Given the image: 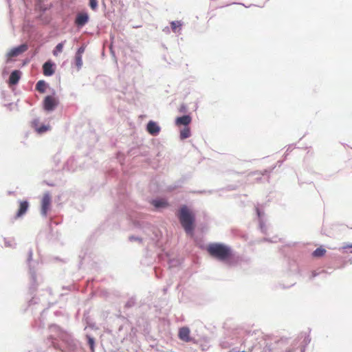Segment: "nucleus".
Masks as SVG:
<instances>
[{
    "mask_svg": "<svg viewBox=\"0 0 352 352\" xmlns=\"http://www.w3.org/2000/svg\"><path fill=\"white\" fill-rule=\"evenodd\" d=\"M177 217L186 233L192 236L195 227L194 212L187 206L184 205L179 208Z\"/></svg>",
    "mask_w": 352,
    "mask_h": 352,
    "instance_id": "1",
    "label": "nucleus"
},
{
    "mask_svg": "<svg viewBox=\"0 0 352 352\" xmlns=\"http://www.w3.org/2000/svg\"><path fill=\"white\" fill-rule=\"evenodd\" d=\"M207 252L213 258L221 261H226L231 258L232 256L231 249L221 243H210L207 246Z\"/></svg>",
    "mask_w": 352,
    "mask_h": 352,
    "instance_id": "2",
    "label": "nucleus"
},
{
    "mask_svg": "<svg viewBox=\"0 0 352 352\" xmlns=\"http://www.w3.org/2000/svg\"><path fill=\"white\" fill-rule=\"evenodd\" d=\"M52 204V196L49 192H45L41 199V212L43 216H47L48 211L50 210Z\"/></svg>",
    "mask_w": 352,
    "mask_h": 352,
    "instance_id": "3",
    "label": "nucleus"
},
{
    "mask_svg": "<svg viewBox=\"0 0 352 352\" xmlns=\"http://www.w3.org/2000/svg\"><path fill=\"white\" fill-rule=\"evenodd\" d=\"M58 104V100L51 96H47L45 98L43 101V107L47 111H50L54 109Z\"/></svg>",
    "mask_w": 352,
    "mask_h": 352,
    "instance_id": "4",
    "label": "nucleus"
},
{
    "mask_svg": "<svg viewBox=\"0 0 352 352\" xmlns=\"http://www.w3.org/2000/svg\"><path fill=\"white\" fill-rule=\"evenodd\" d=\"M89 15L86 12H80L76 15V19H75V24L78 27H82L84 26L88 21H89Z\"/></svg>",
    "mask_w": 352,
    "mask_h": 352,
    "instance_id": "5",
    "label": "nucleus"
},
{
    "mask_svg": "<svg viewBox=\"0 0 352 352\" xmlns=\"http://www.w3.org/2000/svg\"><path fill=\"white\" fill-rule=\"evenodd\" d=\"M28 48V47L26 44H22L12 49L9 52L8 55L10 58L17 56L19 54L27 51Z\"/></svg>",
    "mask_w": 352,
    "mask_h": 352,
    "instance_id": "6",
    "label": "nucleus"
},
{
    "mask_svg": "<svg viewBox=\"0 0 352 352\" xmlns=\"http://www.w3.org/2000/svg\"><path fill=\"white\" fill-rule=\"evenodd\" d=\"M190 333V329L188 327H182L179 330L178 336L180 340L188 342L191 340Z\"/></svg>",
    "mask_w": 352,
    "mask_h": 352,
    "instance_id": "7",
    "label": "nucleus"
},
{
    "mask_svg": "<svg viewBox=\"0 0 352 352\" xmlns=\"http://www.w3.org/2000/svg\"><path fill=\"white\" fill-rule=\"evenodd\" d=\"M192 118L188 115H185L182 117H178L175 120V124L177 126H182L184 125L186 126H188V125L191 122Z\"/></svg>",
    "mask_w": 352,
    "mask_h": 352,
    "instance_id": "8",
    "label": "nucleus"
},
{
    "mask_svg": "<svg viewBox=\"0 0 352 352\" xmlns=\"http://www.w3.org/2000/svg\"><path fill=\"white\" fill-rule=\"evenodd\" d=\"M29 208V204L27 201H21L19 208L16 212V217L19 218L25 214Z\"/></svg>",
    "mask_w": 352,
    "mask_h": 352,
    "instance_id": "9",
    "label": "nucleus"
},
{
    "mask_svg": "<svg viewBox=\"0 0 352 352\" xmlns=\"http://www.w3.org/2000/svg\"><path fill=\"white\" fill-rule=\"evenodd\" d=\"M146 129L148 132L153 135L158 134L160 131V126L153 121L148 122Z\"/></svg>",
    "mask_w": 352,
    "mask_h": 352,
    "instance_id": "10",
    "label": "nucleus"
},
{
    "mask_svg": "<svg viewBox=\"0 0 352 352\" xmlns=\"http://www.w3.org/2000/svg\"><path fill=\"white\" fill-rule=\"evenodd\" d=\"M21 72L19 70L13 71L9 78V83L10 85H16L20 79Z\"/></svg>",
    "mask_w": 352,
    "mask_h": 352,
    "instance_id": "11",
    "label": "nucleus"
},
{
    "mask_svg": "<svg viewBox=\"0 0 352 352\" xmlns=\"http://www.w3.org/2000/svg\"><path fill=\"white\" fill-rule=\"evenodd\" d=\"M43 74L47 76H52L54 71L53 69V65L50 62H46L43 66Z\"/></svg>",
    "mask_w": 352,
    "mask_h": 352,
    "instance_id": "12",
    "label": "nucleus"
},
{
    "mask_svg": "<svg viewBox=\"0 0 352 352\" xmlns=\"http://www.w3.org/2000/svg\"><path fill=\"white\" fill-rule=\"evenodd\" d=\"M190 129L188 126L184 127L180 131V138L182 140L186 139L190 136Z\"/></svg>",
    "mask_w": 352,
    "mask_h": 352,
    "instance_id": "13",
    "label": "nucleus"
},
{
    "mask_svg": "<svg viewBox=\"0 0 352 352\" xmlns=\"http://www.w3.org/2000/svg\"><path fill=\"white\" fill-rule=\"evenodd\" d=\"M46 89V83L44 80H39L36 85V89L41 92L44 93Z\"/></svg>",
    "mask_w": 352,
    "mask_h": 352,
    "instance_id": "14",
    "label": "nucleus"
},
{
    "mask_svg": "<svg viewBox=\"0 0 352 352\" xmlns=\"http://www.w3.org/2000/svg\"><path fill=\"white\" fill-rule=\"evenodd\" d=\"M326 253V250L322 247L318 248L316 250L314 251L312 255L314 257H321L324 256Z\"/></svg>",
    "mask_w": 352,
    "mask_h": 352,
    "instance_id": "15",
    "label": "nucleus"
},
{
    "mask_svg": "<svg viewBox=\"0 0 352 352\" xmlns=\"http://www.w3.org/2000/svg\"><path fill=\"white\" fill-rule=\"evenodd\" d=\"M182 23L179 21H172L170 23L171 29L174 32H177L178 29H180Z\"/></svg>",
    "mask_w": 352,
    "mask_h": 352,
    "instance_id": "16",
    "label": "nucleus"
},
{
    "mask_svg": "<svg viewBox=\"0 0 352 352\" xmlns=\"http://www.w3.org/2000/svg\"><path fill=\"white\" fill-rule=\"evenodd\" d=\"M63 45L64 43H60L56 46L55 49L53 51L54 56H57L59 53L63 52Z\"/></svg>",
    "mask_w": 352,
    "mask_h": 352,
    "instance_id": "17",
    "label": "nucleus"
},
{
    "mask_svg": "<svg viewBox=\"0 0 352 352\" xmlns=\"http://www.w3.org/2000/svg\"><path fill=\"white\" fill-rule=\"evenodd\" d=\"M153 204L156 208L165 207V206H168L167 203L163 200H154L153 201Z\"/></svg>",
    "mask_w": 352,
    "mask_h": 352,
    "instance_id": "18",
    "label": "nucleus"
},
{
    "mask_svg": "<svg viewBox=\"0 0 352 352\" xmlns=\"http://www.w3.org/2000/svg\"><path fill=\"white\" fill-rule=\"evenodd\" d=\"M50 126L42 125L41 126L36 127V131H37L38 133L41 134V133L46 132L47 131L50 130Z\"/></svg>",
    "mask_w": 352,
    "mask_h": 352,
    "instance_id": "19",
    "label": "nucleus"
},
{
    "mask_svg": "<svg viewBox=\"0 0 352 352\" xmlns=\"http://www.w3.org/2000/svg\"><path fill=\"white\" fill-rule=\"evenodd\" d=\"M89 5L92 10H96L98 8V0H89Z\"/></svg>",
    "mask_w": 352,
    "mask_h": 352,
    "instance_id": "20",
    "label": "nucleus"
},
{
    "mask_svg": "<svg viewBox=\"0 0 352 352\" xmlns=\"http://www.w3.org/2000/svg\"><path fill=\"white\" fill-rule=\"evenodd\" d=\"M75 59H76V66L78 68H80L81 66L82 65V56L76 55Z\"/></svg>",
    "mask_w": 352,
    "mask_h": 352,
    "instance_id": "21",
    "label": "nucleus"
},
{
    "mask_svg": "<svg viewBox=\"0 0 352 352\" xmlns=\"http://www.w3.org/2000/svg\"><path fill=\"white\" fill-rule=\"evenodd\" d=\"M85 52V48L83 47H80L77 52H76V55H78V56H82V54H83V52Z\"/></svg>",
    "mask_w": 352,
    "mask_h": 352,
    "instance_id": "22",
    "label": "nucleus"
},
{
    "mask_svg": "<svg viewBox=\"0 0 352 352\" xmlns=\"http://www.w3.org/2000/svg\"><path fill=\"white\" fill-rule=\"evenodd\" d=\"M89 344H90L91 349L94 350V341L92 338L89 339Z\"/></svg>",
    "mask_w": 352,
    "mask_h": 352,
    "instance_id": "23",
    "label": "nucleus"
},
{
    "mask_svg": "<svg viewBox=\"0 0 352 352\" xmlns=\"http://www.w3.org/2000/svg\"><path fill=\"white\" fill-rule=\"evenodd\" d=\"M256 211H257V214H258V216H260V215H261V214H260V211H259V210H258V208L256 209Z\"/></svg>",
    "mask_w": 352,
    "mask_h": 352,
    "instance_id": "24",
    "label": "nucleus"
},
{
    "mask_svg": "<svg viewBox=\"0 0 352 352\" xmlns=\"http://www.w3.org/2000/svg\"><path fill=\"white\" fill-rule=\"evenodd\" d=\"M348 247H349V248H352V245H349Z\"/></svg>",
    "mask_w": 352,
    "mask_h": 352,
    "instance_id": "25",
    "label": "nucleus"
}]
</instances>
